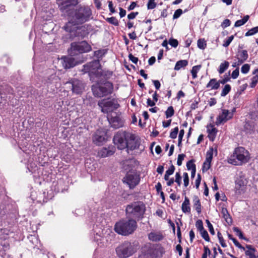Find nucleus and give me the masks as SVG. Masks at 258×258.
<instances>
[{
	"mask_svg": "<svg viewBox=\"0 0 258 258\" xmlns=\"http://www.w3.org/2000/svg\"><path fill=\"white\" fill-rule=\"evenodd\" d=\"M113 142L118 149H126L127 152L138 149L140 146V141L134 135L124 131H119L114 136Z\"/></svg>",
	"mask_w": 258,
	"mask_h": 258,
	"instance_id": "f257e3e1",
	"label": "nucleus"
},
{
	"mask_svg": "<svg viewBox=\"0 0 258 258\" xmlns=\"http://www.w3.org/2000/svg\"><path fill=\"white\" fill-rule=\"evenodd\" d=\"M91 15V10L88 7H81L76 9L73 13L72 19L64 26L65 30L72 33L73 31L70 28L71 24H83L89 20Z\"/></svg>",
	"mask_w": 258,
	"mask_h": 258,
	"instance_id": "f03ea898",
	"label": "nucleus"
},
{
	"mask_svg": "<svg viewBox=\"0 0 258 258\" xmlns=\"http://www.w3.org/2000/svg\"><path fill=\"white\" fill-rule=\"evenodd\" d=\"M249 152L242 147L235 148L233 153L228 159V162L234 165H241L248 161Z\"/></svg>",
	"mask_w": 258,
	"mask_h": 258,
	"instance_id": "7ed1b4c3",
	"label": "nucleus"
},
{
	"mask_svg": "<svg viewBox=\"0 0 258 258\" xmlns=\"http://www.w3.org/2000/svg\"><path fill=\"white\" fill-rule=\"evenodd\" d=\"M136 228L137 223L134 219L120 220L114 226L115 231L122 235H127L132 233Z\"/></svg>",
	"mask_w": 258,
	"mask_h": 258,
	"instance_id": "20e7f679",
	"label": "nucleus"
},
{
	"mask_svg": "<svg viewBox=\"0 0 258 258\" xmlns=\"http://www.w3.org/2000/svg\"><path fill=\"white\" fill-rule=\"evenodd\" d=\"M145 210V205L142 202H138L128 205L126 208V213L131 218L140 219L143 217Z\"/></svg>",
	"mask_w": 258,
	"mask_h": 258,
	"instance_id": "39448f33",
	"label": "nucleus"
},
{
	"mask_svg": "<svg viewBox=\"0 0 258 258\" xmlns=\"http://www.w3.org/2000/svg\"><path fill=\"white\" fill-rule=\"evenodd\" d=\"M82 71L88 73L91 79L94 76L99 78L103 75L99 60H96L83 66Z\"/></svg>",
	"mask_w": 258,
	"mask_h": 258,
	"instance_id": "423d86ee",
	"label": "nucleus"
},
{
	"mask_svg": "<svg viewBox=\"0 0 258 258\" xmlns=\"http://www.w3.org/2000/svg\"><path fill=\"white\" fill-rule=\"evenodd\" d=\"M98 105L101 109V111L104 113L111 112L116 109L119 104L115 99H104L100 100Z\"/></svg>",
	"mask_w": 258,
	"mask_h": 258,
	"instance_id": "0eeeda50",
	"label": "nucleus"
},
{
	"mask_svg": "<svg viewBox=\"0 0 258 258\" xmlns=\"http://www.w3.org/2000/svg\"><path fill=\"white\" fill-rule=\"evenodd\" d=\"M132 168L127 172L123 179V182L126 183L130 188H134L140 182V177L139 174L136 172V169Z\"/></svg>",
	"mask_w": 258,
	"mask_h": 258,
	"instance_id": "6e6552de",
	"label": "nucleus"
},
{
	"mask_svg": "<svg viewBox=\"0 0 258 258\" xmlns=\"http://www.w3.org/2000/svg\"><path fill=\"white\" fill-rule=\"evenodd\" d=\"M135 252L133 245L128 242H125L116 248V252L119 258H127Z\"/></svg>",
	"mask_w": 258,
	"mask_h": 258,
	"instance_id": "1a4fd4ad",
	"label": "nucleus"
},
{
	"mask_svg": "<svg viewBox=\"0 0 258 258\" xmlns=\"http://www.w3.org/2000/svg\"><path fill=\"white\" fill-rule=\"evenodd\" d=\"M91 46L85 41L80 42H73L71 44V54L78 52L80 53H86L91 51Z\"/></svg>",
	"mask_w": 258,
	"mask_h": 258,
	"instance_id": "9d476101",
	"label": "nucleus"
},
{
	"mask_svg": "<svg viewBox=\"0 0 258 258\" xmlns=\"http://www.w3.org/2000/svg\"><path fill=\"white\" fill-rule=\"evenodd\" d=\"M92 90L95 96L100 97L110 94L113 90V85L111 83L107 82L103 86L93 88Z\"/></svg>",
	"mask_w": 258,
	"mask_h": 258,
	"instance_id": "9b49d317",
	"label": "nucleus"
},
{
	"mask_svg": "<svg viewBox=\"0 0 258 258\" xmlns=\"http://www.w3.org/2000/svg\"><path fill=\"white\" fill-rule=\"evenodd\" d=\"M235 111V109L233 108L232 111H230L227 109H222L221 112L217 117L216 121V124L219 125L221 124L224 123L228 120L231 119L233 115V112Z\"/></svg>",
	"mask_w": 258,
	"mask_h": 258,
	"instance_id": "f8f14e48",
	"label": "nucleus"
},
{
	"mask_svg": "<svg viewBox=\"0 0 258 258\" xmlns=\"http://www.w3.org/2000/svg\"><path fill=\"white\" fill-rule=\"evenodd\" d=\"M215 153L216 155L217 154V148L215 149L213 147H211L209 150L207 152L206 160L204 162L203 166V171L204 172L208 170L211 167V163L213 159V156Z\"/></svg>",
	"mask_w": 258,
	"mask_h": 258,
	"instance_id": "ddd939ff",
	"label": "nucleus"
},
{
	"mask_svg": "<svg viewBox=\"0 0 258 258\" xmlns=\"http://www.w3.org/2000/svg\"><path fill=\"white\" fill-rule=\"evenodd\" d=\"M106 131L101 128L96 132L93 137V141L95 144L100 145L106 140Z\"/></svg>",
	"mask_w": 258,
	"mask_h": 258,
	"instance_id": "4468645a",
	"label": "nucleus"
},
{
	"mask_svg": "<svg viewBox=\"0 0 258 258\" xmlns=\"http://www.w3.org/2000/svg\"><path fill=\"white\" fill-rule=\"evenodd\" d=\"M70 84L72 86V90L74 93L80 94L84 89V84L79 80H73L71 82H68L66 84Z\"/></svg>",
	"mask_w": 258,
	"mask_h": 258,
	"instance_id": "2eb2a0df",
	"label": "nucleus"
},
{
	"mask_svg": "<svg viewBox=\"0 0 258 258\" xmlns=\"http://www.w3.org/2000/svg\"><path fill=\"white\" fill-rule=\"evenodd\" d=\"M247 181L245 179L241 177L237 178L235 181L236 192L238 194H241L244 192Z\"/></svg>",
	"mask_w": 258,
	"mask_h": 258,
	"instance_id": "dca6fc26",
	"label": "nucleus"
},
{
	"mask_svg": "<svg viewBox=\"0 0 258 258\" xmlns=\"http://www.w3.org/2000/svg\"><path fill=\"white\" fill-rule=\"evenodd\" d=\"M62 65L66 69L73 68L77 63V61L72 56H64L62 57Z\"/></svg>",
	"mask_w": 258,
	"mask_h": 258,
	"instance_id": "f3484780",
	"label": "nucleus"
},
{
	"mask_svg": "<svg viewBox=\"0 0 258 258\" xmlns=\"http://www.w3.org/2000/svg\"><path fill=\"white\" fill-rule=\"evenodd\" d=\"M244 131L246 134L251 135L255 133V123L253 120L245 121L244 125Z\"/></svg>",
	"mask_w": 258,
	"mask_h": 258,
	"instance_id": "a211bd4d",
	"label": "nucleus"
},
{
	"mask_svg": "<svg viewBox=\"0 0 258 258\" xmlns=\"http://www.w3.org/2000/svg\"><path fill=\"white\" fill-rule=\"evenodd\" d=\"M111 126L115 128H118L123 125V121L122 118L118 116L112 117L109 120Z\"/></svg>",
	"mask_w": 258,
	"mask_h": 258,
	"instance_id": "6ab92c4d",
	"label": "nucleus"
},
{
	"mask_svg": "<svg viewBox=\"0 0 258 258\" xmlns=\"http://www.w3.org/2000/svg\"><path fill=\"white\" fill-rule=\"evenodd\" d=\"M248 57V53L246 50H238L236 55L238 64H241L247 59Z\"/></svg>",
	"mask_w": 258,
	"mask_h": 258,
	"instance_id": "aec40b11",
	"label": "nucleus"
},
{
	"mask_svg": "<svg viewBox=\"0 0 258 258\" xmlns=\"http://www.w3.org/2000/svg\"><path fill=\"white\" fill-rule=\"evenodd\" d=\"M207 131L208 132V138L211 141H213L216 137L217 132V129L213 125L208 126L207 127Z\"/></svg>",
	"mask_w": 258,
	"mask_h": 258,
	"instance_id": "412c9836",
	"label": "nucleus"
},
{
	"mask_svg": "<svg viewBox=\"0 0 258 258\" xmlns=\"http://www.w3.org/2000/svg\"><path fill=\"white\" fill-rule=\"evenodd\" d=\"M219 87L220 82L219 81H217L215 79H211L206 86V87L210 90H217Z\"/></svg>",
	"mask_w": 258,
	"mask_h": 258,
	"instance_id": "4be33fe9",
	"label": "nucleus"
},
{
	"mask_svg": "<svg viewBox=\"0 0 258 258\" xmlns=\"http://www.w3.org/2000/svg\"><path fill=\"white\" fill-rule=\"evenodd\" d=\"M246 248L247 249L245 251V254L248 258H258L255 255V249L252 247L250 245H246Z\"/></svg>",
	"mask_w": 258,
	"mask_h": 258,
	"instance_id": "5701e85b",
	"label": "nucleus"
},
{
	"mask_svg": "<svg viewBox=\"0 0 258 258\" xmlns=\"http://www.w3.org/2000/svg\"><path fill=\"white\" fill-rule=\"evenodd\" d=\"M189 200L186 197H185L184 201L182 204L181 209L183 213H190V207L189 206Z\"/></svg>",
	"mask_w": 258,
	"mask_h": 258,
	"instance_id": "b1692460",
	"label": "nucleus"
},
{
	"mask_svg": "<svg viewBox=\"0 0 258 258\" xmlns=\"http://www.w3.org/2000/svg\"><path fill=\"white\" fill-rule=\"evenodd\" d=\"M149 239L153 241H160L163 239V236L159 233L151 232L148 235Z\"/></svg>",
	"mask_w": 258,
	"mask_h": 258,
	"instance_id": "393cba45",
	"label": "nucleus"
},
{
	"mask_svg": "<svg viewBox=\"0 0 258 258\" xmlns=\"http://www.w3.org/2000/svg\"><path fill=\"white\" fill-rule=\"evenodd\" d=\"M113 153V151L106 148H104L99 150L98 154L99 157L104 158L112 155Z\"/></svg>",
	"mask_w": 258,
	"mask_h": 258,
	"instance_id": "a878e982",
	"label": "nucleus"
},
{
	"mask_svg": "<svg viewBox=\"0 0 258 258\" xmlns=\"http://www.w3.org/2000/svg\"><path fill=\"white\" fill-rule=\"evenodd\" d=\"M221 214L226 222L228 224H231L232 221L231 218L230 217V215L229 214L226 208H223L221 210Z\"/></svg>",
	"mask_w": 258,
	"mask_h": 258,
	"instance_id": "bb28decb",
	"label": "nucleus"
},
{
	"mask_svg": "<svg viewBox=\"0 0 258 258\" xmlns=\"http://www.w3.org/2000/svg\"><path fill=\"white\" fill-rule=\"evenodd\" d=\"M194 202V208L198 213L200 214L201 213V204L200 203V201L198 197L197 196H195L193 200Z\"/></svg>",
	"mask_w": 258,
	"mask_h": 258,
	"instance_id": "cd10ccee",
	"label": "nucleus"
},
{
	"mask_svg": "<svg viewBox=\"0 0 258 258\" xmlns=\"http://www.w3.org/2000/svg\"><path fill=\"white\" fill-rule=\"evenodd\" d=\"M188 64V61L187 60H180L176 62L174 70L175 71H179L182 68L185 67Z\"/></svg>",
	"mask_w": 258,
	"mask_h": 258,
	"instance_id": "c85d7f7f",
	"label": "nucleus"
},
{
	"mask_svg": "<svg viewBox=\"0 0 258 258\" xmlns=\"http://www.w3.org/2000/svg\"><path fill=\"white\" fill-rule=\"evenodd\" d=\"M229 63L227 61H224L221 63L218 70V73L220 74H223L229 67Z\"/></svg>",
	"mask_w": 258,
	"mask_h": 258,
	"instance_id": "c756f323",
	"label": "nucleus"
},
{
	"mask_svg": "<svg viewBox=\"0 0 258 258\" xmlns=\"http://www.w3.org/2000/svg\"><path fill=\"white\" fill-rule=\"evenodd\" d=\"M249 16L248 15L245 16L242 19L237 20L235 22L234 27H238L245 24L249 20Z\"/></svg>",
	"mask_w": 258,
	"mask_h": 258,
	"instance_id": "7c9ffc66",
	"label": "nucleus"
},
{
	"mask_svg": "<svg viewBox=\"0 0 258 258\" xmlns=\"http://www.w3.org/2000/svg\"><path fill=\"white\" fill-rule=\"evenodd\" d=\"M201 68V65L194 66L191 70L192 78L196 79L197 77V73Z\"/></svg>",
	"mask_w": 258,
	"mask_h": 258,
	"instance_id": "2f4dec72",
	"label": "nucleus"
},
{
	"mask_svg": "<svg viewBox=\"0 0 258 258\" xmlns=\"http://www.w3.org/2000/svg\"><path fill=\"white\" fill-rule=\"evenodd\" d=\"M198 47L201 49H205L207 46L206 41L204 39H199L197 42Z\"/></svg>",
	"mask_w": 258,
	"mask_h": 258,
	"instance_id": "473e14b6",
	"label": "nucleus"
},
{
	"mask_svg": "<svg viewBox=\"0 0 258 258\" xmlns=\"http://www.w3.org/2000/svg\"><path fill=\"white\" fill-rule=\"evenodd\" d=\"M258 33V26L253 27L249 30L245 34V36H250Z\"/></svg>",
	"mask_w": 258,
	"mask_h": 258,
	"instance_id": "72a5a7b5",
	"label": "nucleus"
},
{
	"mask_svg": "<svg viewBox=\"0 0 258 258\" xmlns=\"http://www.w3.org/2000/svg\"><path fill=\"white\" fill-rule=\"evenodd\" d=\"M231 90V86L228 85H225L224 87L222 90L221 95L222 96H225Z\"/></svg>",
	"mask_w": 258,
	"mask_h": 258,
	"instance_id": "f704fd0d",
	"label": "nucleus"
},
{
	"mask_svg": "<svg viewBox=\"0 0 258 258\" xmlns=\"http://www.w3.org/2000/svg\"><path fill=\"white\" fill-rule=\"evenodd\" d=\"M174 110L172 106H169L165 111L166 118H169L174 115Z\"/></svg>",
	"mask_w": 258,
	"mask_h": 258,
	"instance_id": "c9c22d12",
	"label": "nucleus"
},
{
	"mask_svg": "<svg viewBox=\"0 0 258 258\" xmlns=\"http://www.w3.org/2000/svg\"><path fill=\"white\" fill-rule=\"evenodd\" d=\"M202 237L207 241H209L210 238L207 231L204 228L199 231Z\"/></svg>",
	"mask_w": 258,
	"mask_h": 258,
	"instance_id": "e433bc0d",
	"label": "nucleus"
},
{
	"mask_svg": "<svg viewBox=\"0 0 258 258\" xmlns=\"http://www.w3.org/2000/svg\"><path fill=\"white\" fill-rule=\"evenodd\" d=\"M94 56L98 58H101L105 54L104 50H98L94 51Z\"/></svg>",
	"mask_w": 258,
	"mask_h": 258,
	"instance_id": "4c0bfd02",
	"label": "nucleus"
},
{
	"mask_svg": "<svg viewBox=\"0 0 258 258\" xmlns=\"http://www.w3.org/2000/svg\"><path fill=\"white\" fill-rule=\"evenodd\" d=\"M106 21L112 24V25H114V26H118V20H117V19L114 17H111L110 18H108L106 19Z\"/></svg>",
	"mask_w": 258,
	"mask_h": 258,
	"instance_id": "58836bf2",
	"label": "nucleus"
},
{
	"mask_svg": "<svg viewBox=\"0 0 258 258\" xmlns=\"http://www.w3.org/2000/svg\"><path fill=\"white\" fill-rule=\"evenodd\" d=\"M234 36L231 35L230 37H229L227 39H225L224 41V43L223 44V46L225 47H228L230 43L232 42V41L233 40Z\"/></svg>",
	"mask_w": 258,
	"mask_h": 258,
	"instance_id": "ea45409f",
	"label": "nucleus"
},
{
	"mask_svg": "<svg viewBox=\"0 0 258 258\" xmlns=\"http://www.w3.org/2000/svg\"><path fill=\"white\" fill-rule=\"evenodd\" d=\"M218 239H219V242L220 243V244L221 245V246L223 247H226V243L225 242V241L222 236V234L220 233V232H218Z\"/></svg>",
	"mask_w": 258,
	"mask_h": 258,
	"instance_id": "a19ab883",
	"label": "nucleus"
},
{
	"mask_svg": "<svg viewBox=\"0 0 258 258\" xmlns=\"http://www.w3.org/2000/svg\"><path fill=\"white\" fill-rule=\"evenodd\" d=\"M178 132V127H175L172 131L170 133V137L171 139H175L177 137Z\"/></svg>",
	"mask_w": 258,
	"mask_h": 258,
	"instance_id": "79ce46f5",
	"label": "nucleus"
},
{
	"mask_svg": "<svg viewBox=\"0 0 258 258\" xmlns=\"http://www.w3.org/2000/svg\"><path fill=\"white\" fill-rule=\"evenodd\" d=\"M184 185L187 187L189 184V178L188 174L186 172H184L183 174Z\"/></svg>",
	"mask_w": 258,
	"mask_h": 258,
	"instance_id": "37998d69",
	"label": "nucleus"
},
{
	"mask_svg": "<svg viewBox=\"0 0 258 258\" xmlns=\"http://www.w3.org/2000/svg\"><path fill=\"white\" fill-rule=\"evenodd\" d=\"M250 69V66L248 64H244L243 65L241 69V72L243 74L247 73Z\"/></svg>",
	"mask_w": 258,
	"mask_h": 258,
	"instance_id": "c03bdc74",
	"label": "nucleus"
},
{
	"mask_svg": "<svg viewBox=\"0 0 258 258\" xmlns=\"http://www.w3.org/2000/svg\"><path fill=\"white\" fill-rule=\"evenodd\" d=\"M258 83V75H255L251 79V82L250 86L251 88H253L255 86L256 84Z\"/></svg>",
	"mask_w": 258,
	"mask_h": 258,
	"instance_id": "a18cd8bd",
	"label": "nucleus"
},
{
	"mask_svg": "<svg viewBox=\"0 0 258 258\" xmlns=\"http://www.w3.org/2000/svg\"><path fill=\"white\" fill-rule=\"evenodd\" d=\"M186 167L188 170H192V169H196V165L192 160H190L187 162Z\"/></svg>",
	"mask_w": 258,
	"mask_h": 258,
	"instance_id": "49530a36",
	"label": "nucleus"
},
{
	"mask_svg": "<svg viewBox=\"0 0 258 258\" xmlns=\"http://www.w3.org/2000/svg\"><path fill=\"white\" fill-rule=\"evenodd\" d=\"M206 222L207 224L209 232L212 235L215 234V231L213 225L208 220H206Z\"/></svg>",
	"mask_w": 258,
	"mask_h": 258,
	"instance_id": "de8ad7c7",
	"label": "nucleus"
},
{
	"mask_svg": "<svg viewBox=\"0 0 258 258\" xmlns=\"http://www.w3.org/2000/svg\"><path fill=\"white\" fill-rule=\"evenodd\" d=\"M185 155L183 154H179L177 158V164L178 166H181L183 160L185 157Z\"/></svg>",
	"mask_w": 258,
	"mask_h": 258,
	"instance_id": "09e8293b",
	"label": "nucleus"
},
{
	"mask_svg": "<svg viewBox=\"0 0 258 258\" xmlns=\"http://www.w3.org/2000/svg\"><path fill=\"white\" fill-rule=\"evenodd\" d=\"M228 238L233 241L234 244H235V245L236 246H237L240 248H241V247H242L241 245L240 244V243L237 241V240L235 238H233L231 234H228Z\"/></svg>",
	"mask_w": 258,
	"mask_h": 258,
	"instance_id": "8fccbe9b",
	"label": "nucleus"
},
{
	"mask_svg": "<svg viewBox=\"0 0 258 258\" xmlns=\"http://www.w3.org/2000/svg\"><path fill=\"white\" fill-rule=\"evenodd\" d=\"M182 14V10L180 9H177L174 12V14L173 16V19H176L178 18Z\"/></svg>",
	"mask_w": 258,
	"mask_h": 258,
	"instance_id": "3c124183",
	"label": "nucleus"
},
{
	"mask_svg": "<svg viewBox=\"0 0 258 258\" xmlns=\"http://www.w3.org/2000/svg\"><path fill=\"white\" fill-rule=\"evenodd\" d=\"M175 181L178 184V186H180L181 183V177L179 172L176 173Z\"/></svg>",
	"mask_w": 258,
	"mask_h": 258,
	"instance_id": "603ef678",
	"label": "nucleus"
},
{
	"mask_svg": "<svg viewBox=\"0 0 258 258\" xmlns=\"http://www.w3.org/2000/svg\"><path fill=\"white\" fill-rule=\"evenodd\" d=\"M196 226L199 231L204 229L203 222L201 220H198L196 223Z\"/></svg>",
	"mask_w": 258,
	"mask_h": 258,
	"instance_id": "864d4df0",
	"label": "nucleus"
},
{
	"mask_svg": "<svg viewBox=\"0 0 258 258\" xmlns=\"http://www.w3.org/2000/svg\"><path fill=\"white\" fill-rule=\"evenodd\" d=\"M156 6V4L155 3V0H149L147 7L148 9H153Z\"/></svg>",
	"mask_w": 258,
	"mask_h": 258,
	"instance_id": "5fc2aeb1",
	"label": "nucleus"
},
{
	"mask_svg": "<svg viewBox=\"0 0 258 258\" xmlns=\"http://www.w3.org/2000/svg\"><path fill=\"white\" fill-rule=\"evenodd\" d=\"M230 80L229 75L225 74L223 76V78L219 80L220 84H225L226 82Z\"/></svg>",
	"mask_w": 258,
	"mask_h": 258,
	"instance_id": "6e6d98bb",
	"label": "nucleus"
},
{
	"mask_svg": "<svg viewBox=\"0 0 258 258\" xmlns=\"http://www.w3.org/2000/svg\"><path fill=\"white\" fill-rule=\"evenodd\" d=\"M169 44L173 47H176L178 46V42L176 39H170L169 40Z\"/></svg>",
	"mask_w": 258,
	"mask_h": 258,
	"instance_id": "4d7b16f0",
	"label": "nucleus"
},
{
	"mask_svg": "<svg viewBox=\"0 0 258 258\" xmlns=\"http://www.w3.org/2000/svg\"><path fill=\"white\" fill-rule=\"evenodd\" d=\"M231 24V22L229 19H225L221 24V27L223 28H225L229 26Z\"/></svg>",
	"mask_w": 258,
	"mask_h": 258,
	"instance_id": "13d9d810",
	"label": "nucleus"
},
{
	"mask_svg": "<svg viewBox=\"0 0 258 258\" xmlns=\"http://www.w3.org/2000/svg\"><path fill=\"white\" fill-rule=\"evenodd\" d=\"M174 170H175V167L173 165H172L169 167V168L166 171L165 174L170 176L174 173Z\"/></svg>",
	"mask_w": 258,
	"mask_h": 258,
	"instance_id": "bf43d9fd",
	"label": "nucleus"
},
{
	"mask_svg": "<svg viewBox=\"0 0 258 258\" xmlns=\"http://www.w3.org/2000/svg\"><path fill=\"white\" fill-rule=\"evenodd\" d=\"M184 134V131L183 130H181L179 132V134L178 135V146L180 145V144L181 143L182 138Z\"/></svg>",
	"mask_w": 258,
	"mask_h": 258,
	"instance_id": "052dcab7",
	"label": "nucleus"
},
{
	"mask_svg": "<svg viewBox=\"0 0 258 258\" xmlns=\"http://www.w3.org/2000/svg\"><path fill=\"white\" fill-rule=\"evenodd\" d=\"M233 230L240 238L243 239L242 233L238 228L234 227Z\"/></svg>",
	"mask_w": 258,
	"mask_h": 258,
	"instance_id": "680f3d73",
	"label": "nucleus"
},
{
	"mask_svg": "<svg viewBox=\"0 0 258 258\" xmlns=\"http://www.w3.org/2000/svg\"><path fill=\"white\" fill-rule=\"evenodd\" d=\"M211 253V251L209 248L207 247H204V253L203 254L202 258H207V254H210Z\"/></svg>",
	"mask_w": 258,
	"mask_h": 258,
	"instance_id": "e2e57ef3",
	"label": "nucleus"
},
{
	"mask_svg": "<svg viewBox=\"0 0 258 258\" xmlns=\"http://www.w3.org/2000/svg\"><path fill=\"white\" fill-rule=\"evenodd\" d=\"M239 75V69H236L235 70L233 71L231 74V77L235 79H236Z\"/></svg>",
	"mask_w": 258,
	"mask_h": 258,
	"instance_id": "0e129e2a",
	"label": "nucleus"
},
{
	"mask_svg": "<svg viewBox=\"0 0 258 258\" xmlns=\"http://www.w3.org/2000/svg\"><path fill=\"white\" fill-rule=\"evenodd\" d=\"M128 58L130 60H131L133 63L136 64L138 62V58L135 56H134L132 54H130L128 55Z\"/></svg>",
	"mask_w": 258,
	"mask_h": 258,
	"instance_id": "69168bd1",
	"label": "nucleus"
},
{
	"mask_svg": "<svg viewBox=\"0 0 258 258\" xmlns=\"http://www.w3.org/2000/svg\"><path fill=\"white\" fill-rule=\"evenodd\" d=\"M201 176L199 174L198 175L197 178L196 179V180L195 181V185L197 189L199 188V187L200 183H201Z\"/></svg>",
	"mask_w": 258,
	"mask_h": 258,
	"instance_id": "338daca9",
	"label": "nucleus"
},
{
	"mask_svg": "<svg viewBox=\"0 0 258 258\" xmlns=\"http://www.w3.org/2000/svg\"><path fill=\"white\" fill-rule=\"evenodd\" d=\"M138 15V12H132L128 15L127 18L130 20L134 19Z\"/></svg>",
	"mask_w": 258,
	"mask_h": 258,
	"instance_id": "774afa93",
	"label": "nucleus"
}]
</instances>
